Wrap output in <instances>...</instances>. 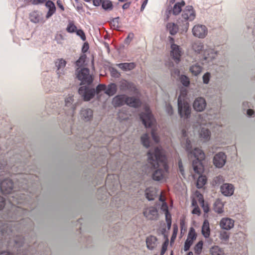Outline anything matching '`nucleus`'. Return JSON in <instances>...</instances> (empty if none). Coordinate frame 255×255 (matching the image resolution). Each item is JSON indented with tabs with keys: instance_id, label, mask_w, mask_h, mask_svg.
<instances>
[{
	"instance_id": "8",
	"label": "nucleus",
	"mask_w": 255,
	"mask_h": 255,
	"mask_svg": "<svg viewBox=\"0 0 255 255\" xmlns=\"http://www.w3.org/2000/svg\"><path fill=\"white\" fill-rule=\"evenodd\" d=\"M195 13L193 8L191 5H188L183 9L181 17L178 20L179 24H183V30L187 31L188 29V21H192L195 18Z\"/></svg>"
},
{
	"instance_id": "11",
	"label": "nucleus",
	"mask_w": 255,
	"mask_h": 255,
	"mask_svg": "<svg viewBox=\"0 0 255 255\" xmlns=\"http://www.w3.org/2000/svg\"><path fill=\"white\" fill-rule=\"evenodd\" d=\"M0 189L1 192L4 194H10L13 191H16L12 180L8 178H6L1 182Z\"/></svg>"
},
{
	"instance_id": "31",
	"label": "nucleus",
	"mask_w": 255,
	"mask_h": 255,
	"mask_svg": "<svg viewBox=\"0 0 255 255\" xmlns=\"http://www.w3.org/2000/svg\"><path fill=\"white\" fill-rule=\"evenodd\" d=\"M141 141L144 146L147 148L150 145V137L147 133H145L141 137Z\"/></svg>"
},
{
	"instance_id": "9",
	"label": "nucleus",
	"mask_w": 255,
	"mask_h": 255,
	"mask_svg": "<svg viewBox=\"0 0 255 255\" xmlns=\"http://www.w3.org/2000/svg\"><path fill=\"white\" fill-rule=\"evenodd\" d=\"M75 74L78 79L81 81V84L90 85L93 82V76L87 68H77Z\"/></svg>"
},
{
	"instance_id": "34",
	"label": "nucleus",
	"mask_w": 255,
	"mask_h": 255,
	"mask_svg": "<svg viewBox=\"0 0 255 255\" xmlns=\"http://www.w3.org/2000/svg\"><path fill=\"white\" fill-rule=\"evenodd\" d=\"M120 18L117 17L114 18L110 22L111 27L115 29H118L120 27Z\"/></svg>"
},
{
	"instance_id": "18",
	"label": "nucleus",
	"mask_w": 255,
	"mask_h": 255,
	"mask_svg": "<svg viewBox=\"0 0 255 255\" xmlns=\"http://www.w3.org/2000/svg\"><path fill=\"white\" fill-rule=\"evenodd\" d=\"M171 56L174 59L176 63L180 61V57L181 55V51L179 46L173 44L171 46Z\"/></svg>"
},
{
	"instance_id": "47",
	"label": "nucleus",
	"mask_w": 255,
	"mask_h": 255,
	"mask_svg": "<svg viewBox=\"0 0 255 255\" xmlns=\"http://www.w3.org/2000/svg\"><path fill=\"white\" fill-rule=\"evenodd\" d=\"M5 199L0 196V207H4L5 206Z\"/></svg>"
},
{
	"instance_id": "44",
	"label": "nucleus",
	"mask_w": 255,
	"mask_h": 255,
	"mask_svg": "<svg viewBox=\"0 0 255 255\" xmlns=\"http://www.w3.org/2000/svg\"><path fill=\"white\" fill-rule=\"evenodd\" d=\"M166 111L168 114L169 115H171L173 114L172 108L170 104H166Z\"/></svg>"
},
{
	"instance_id": "5",
	"label": "nucleus",
	"mask_w": 255,
	"mask_h": 255,
	"mask_svg": "<svg viewBox=\"0 0 255 255\" xmlns=\"http://www.w3.org/2000/svg\"><path fill=\"white\" fill-rule=\"evenodd\" d=\"M187 94L186 89H182L180 91V94L178 98V113L181 118L185 119L189 117L191 110L189 104L185 100Z\"/></svg>"
},
{
	"instance_id": "54",
	"label": "nucleus",
	"mask_w": 255,
	"mask_h": 255,
	"mask_svg": "<svg viewBox=\"0 0 255 255\" xmlns=\"http://www.w3.org/2000/svg\"><path fill=\"white\" fill-rule=\"evenodd\" d=\"M130 2H126L123 5V8L124 9H127L129 7Z\"/></svg>"
},
{
	"instance_id": "21",
	"label": "nucleus",
	"mask_w": 255,
	"mask_h": 255,
	"mask_svg": "<svg viewBox=\"0 0 255 255\" xmlns=\"http://www.w3.org/2000/svg\"><path fill=\"white\" fill-rule=\"evenodd\" d=\"M29 19L33 23L43 22L42 13L38 11H34L29 14Z\"/></svg>"
},
{
	"instance_id": "38",
	"label": "nucleus",
	"mask_w": 255,
	"mask_h": 255,
	"mask_svg": "<svg viewBox=\"0 0 255 255\" xmlns=\"http://www.w3.org/2000/svg\"><path fill=\"white\" fill-rule=\"evenodd\" d=\"M67 30L68 32L72 33L76 31L77 29L76 26L73 23H70L67 27Z\"/></svg>"
},
{
	"instance_id": "57",
	"label": "nucleus",
	"mask_w": 255,
	"mask_h": 255,
	"mask_svg": "<svg viewBox=\"0 0 255 255\" xmlns=\"http://www.w3.org/2000/svg\"><path fill=\"white\" fill-rule=\"evenodd\" d=\"M4 165L1 164L0 166V170H4Z\"/></svg>"
},
{
	"instance_id": "22",
	"label": "nucleus",
	"mask_w": 255,
	"mask_h": 255,
	"mask_svg": "<svg viewBox=\"0 0 255 255\" xmlns=\"http://www.w3.org/2000/svg\"><path fill=\"white\" fill-rule=\"evenodd\" d=\"M145 195L149 201L153 200L157 196V190L153 187L147 188L145 190Z\"/></svg>"
},
{
	"instance_id": "33",
	"label": "nucleus",
	"mask_w": 255,
	"mask_h": 255,
	"mask_svg": "<svg viewBox=\"0 0 255 255\" xmlns=\"http://www.w3.org/2000/svg\"><path fill=\"white\" fill-rule=\"evenodd\" d=\"M102 5V7L105 10H111L113 8L112 3L109 0H103Z\"/></svg>"
},
{
	"instance_id": "29",
	"label": "nucleus",
	"mask_w": 255,
	"mask_h": 255,
	"mask_svg": "<svg viewBox=\"0 0 255 255\" xmlns=\"http://www.w3.org/2000/svg\"><path fill=\"white\" fill-rule=\"evenodd\" d=\"M200 137L204 139L205 141H208L210 138V131L205 128H202L200 132Z\"/></svg>"
},
{
	"instance_id": "36",
	"label": "nucleus",
	"mask_w": 255,
	"mask_h": 255,
	"mask_svg": "<svg viewBox=\"0 0 255 255\" xmlns=\"http://www.w3.org/2000/svg\"><path fill=\"white\" fill-rule=\"evenodd\" d=\"M178 170L179 174L184 178L185 177V173L184 170V167L181 159H179L178 163Z\"/></svg>"
},
{
	"instance_id": "20",
	"label": "nucleus",
	"mask_w": 255,
	"mask_h": 255,
	"mask_svg": "<svg viewBox=\"0 0 255 255\" xmlns=\"http://www.w3.org/2000/svg\"><path fill=\"white\" fill-rule=\"evenodd\" d=\"M222 193L226 196H231L234 194V187L232 184L224 183L220 187Z\"/></svg>"
},
{
	"instance_id": "26",
	"label": "nucleus",
	"mask_w": 255,
	"mask_h": 255,
	"mask_svg": "<svg viewBox=\"0 0 255 255\" xmlns=\"http://www.w3.org/2000/svg\"><path fill=\"white\" fill-rule=\"evenodd\" d=\"M117 91V86L115 83H111L106 86L105 93L111 96L116 94Z\"/></svg>"
},
{
	"instance_id": "12",
	"label": "nucleus",
	"mask_w": 255,
	"mask_h": 255,
	"mask_svg": "<svg viewBox=\"0 0 255 255\" xmlns=\"http://www.w3.org/2000/svg\"><path fill=\"white\" fill-rule=\"evenodd\" d=\"M74 98L72 96H69L65 100V106L63 110L65 114L69 116L72 117L74 115L76 109V104H73Z\"/></svg>"
},
{
	"instance_id": "41",
	"label": "nucleus",
	"mask_w": 255,
	"mask_h": 255,
	"mask_svg": "<svg viewBox=\"0 0 255 255\" xmlns=\"http://www.w3.org/2000/svg\"><path fill=\"white\" fill-rule=\"evenodd\" d=\"M76 33L78 35H79V36H80L81 38L83 40H85L86 39V36H85V33L84 32H83V30H81V29H79V30H77L76 31Z\"/></svg>"
},
{
	"instance_id": "50",
	"label": "nucleus",
	"mask_w": 255,
	"mask_h": 255,
	"mask_svg": "<svg viewBox=\"0 0 255 255\" xmlns=\"http://www.w3.org/2000/svg\"><path fill=\"white\" fill-rule=\"evenodd\" d=\"M94 5L99 6L102 3L103 0H92Z\"/></svg>"
},
{
	"instance_id": "49",
	"label": "nucleus",
	"mask_w": 255,
	"mask_h": 255,
	"mask_svg": "<svg viewBox=\"0 0 255 255\" xmlns=\"http://www.w3.org/2000/svg\"><path fill=\"white\" fill-rule=\"evenodd\" d=\"M46 0H33L32 2V4L36 5L39 3H43Z\"/></svg>"
},
{
	"instance_id": "3",
	"label": "nucleus",
	"mask_w": 255,
	"mask_h": 255,
	"mask_svg": "<svg viewBox=\"0 0 255 255\" xmlns=\"http://www.w3.org/2000/svg\"><path fill=\"white\" fill-rule=\"evenodd\" d=\"M140 118L145 127L151 128V134L154 142L158 143L159 136L157 132V127L156 121L148 107L145 106L144 107V111L140 114Z\"/></svg>"
},
{
	"instance_id": "2",
	"label": "nucleus",
	"mask_w": 255,
	"mask_h": 255,
	"mask_svg": "<svg viewBox=\"0 0 255 255\" xmlns=\"http://www.w3.org/2000/svg\"><path fill=\"white\" fill-rule=\"evenodd\" d=\"M182 139L181 143L186 149V151L195 157L192 161V167L194 172L199 175L203 173L204 167L201 162L205 158V154L203 151L199 148H195L192 150V146L191 141L186 138L187 134L186 131L183 129L182 131Z\"/></svg>"
},
{
	"instance_id": "7",
	"label": "nucleus",
	"mask_w": 255,
	"mask_h": 255,
	"mask_svg": "<svg viewBox=\"0 0 255 255\" xmlns=\"http://www.w3.org/2000/svg\"><path fill=\"white\" fill-rule=\"evenodd\" d=\"M106 86L103 84L99 85L95 90L94 88H90L86 86H81L78 90V93L85 101H89L93 98L95 94L100 95L102 91L106 92Z\"/></svg>"
},
{
	"instance_id": "35",
	"label": "nucleus",
	"mask_w": 255,
	"mask_h": 255,
	"mask_svg": "<svg viewBox=\"0 0 255 255\" xmlns=\"http://www.w3.org/2000/svg\"><path fill=\"white\" fill-rule=\"evenodd\" d=\"M86 59L85 55L81 56L79 58L76 62V66L78 67V68H83Z\"/></svg>"
},
{
	"instance_id": "59",
	"label": "nucleus",
	"mask_w": 255,
	"mask_h": 255,
	"mask_svg": "<svg viewBox=\"0 0 255 255\" xmlns=\"http://www.w3.org/2000/svg\"><path fill=\"white\" fill-rule=\"evenodd\" d=\"M108 180H109V177H108L106 181V184L108 183Z\"/></svg>"
},
{
	"instance_id": "28",
	"label": "nucleus",
	"mask_w": 255,
	"mask_h": 255,
	"mask_svg": "<svg viewBox=\"0 0 255 255\" xmlns=\"http://www.w3.org/2000/svg\"><path fill=\"white\" fill-rule=\"evenodd\" d=\"M202 70V67L198 63L193 64L190 67V71L195 76L199 74Z\"/></svg>"
},
{
	"instance_id": "40",
	"label": "nucleus",
	"mask_w": 255,
	"mask_h": 255,
	"mask_svg": "<svg viewBox=\"0 0 255 255\" xmlns=\"http://www.w3.org/2000/svg\"><path fill=\"white\" fill-rule=\"evenodd\" d=\"M223 181V178L221 176L216 177L213 180V184L217 185Z\"/></svg>"
},
{
	"instance_id": "43",
	"label": "nucleus",
	"mask_w": 255,
	"mask_h": 255,
	"mask_svg": "<svg viewBox=\"0 0 255 255\" xmlns=\"http://www.w3.org/2000/svg\"><path fill=\"white\" fill-rule=\"evenodd\" d=\"M159 194H160V196H159V199L162 202V206L161 207H165V208L168 207V206L166 204V203L165 201L164 198L163 197H162L161 195V192H159Z\"/></svg>"
},
{
	"instance_id": "32",
	"label": "nucleus",
	"mask_w": 255,
	"mask_h": 255,
	"mask_svg": "<svg viewBox=\"0 0 255 255\" xmlns=\"http://www.w3.org/2000/svg\"><path fill=\"white\" fill-rule=\"evenodd\" d=\"M206 181L207 179L205 176L202 175L199 176L197 181V187L198 188H202L206 184Z\"/></svg>"
},
{
	"instance_id": "42",
	"label": "nucleus",
	"mask_w": 255,
	"mask_h": 255,
	"mask_svg": "<svg viewBox=\"0 0 255 255\" xmlns=\"http://www.w3.org/2000/svg\"><path fill=\"white\" fill-rule=\"evenodd\" d=\"M111 74L112 76L116 78H119L121 75L120 73L118 72V71L115 68H112L111 70Z\"/></svg>"
},
{
	"instance_id": "58",
	"label": "nucleus",
	"mask_w": 255,
	"mask_h": 255,
	"mask_svg": "<svg viewBox=\"0 0 255 255\" xmlns=\"http://www.w3.org/2000/svg\"><path fill=\"white\" fill-rule=\"evenodd\" d=\"M175 0H169V2L170 3H173L175 2Z\"/></svg>"
},
{
	"instance_id": "56",
	"label": "nucleus",
	"mask_w": 255,
	"mask_h": 255,
	"mask_svg": "<svg viewBox=\"0 0 255 255\" xmlns=\"http://www.w3.org/2000/svg\"><path fill=\"white\" fill-rule=\"evenodd\" d=\"M243 106L244 107H249V103L248 102H244L243 103Z\"/></svg>"
},
{
	"instance_id": "45",
	"label": "nucleus",
	"mask_w": 255,
	"mask_h": 255,
	"mask_svg": "<svg viewBox=\"0 0 255 255\" xmlns=\"http://www.w3.org/2000/svg\"><path fill=\"white\" fill-rule=\"evenodd\" d=\"M215 205L216 206V207L220 208L223 207L224 206V204L221 201L220 199H218L216 201Z\"/></svg>"
},
{
	"instance_id": "16",
	"label": "nucleus",
	"mask_w": 255,
	"mask_h": 255,
	"mask_svg": "<svg viewBox=\"0 0 255 255\" xmlns=\"http://www.w3.org/2000/svg\"><path fill=\"white\" fill-rule=\"evenodd\" d=\"M121 91L123 92H134L135 91V87L134 84L126 80H121L119 84Z\"/></svg>"
},
{
	"instance_id": "15",
	"label": "nucleus",
	"mask_w": 255,
	"mask_h": 255,
	"mask_svg": "<svg viewBox=\"0 0 255 255\" xmlns=\"http://www.w3.org/2000/svg\"><path fill=\"white\" fill-rule=\"evenodd\" d=\"M192 205L193 207H208L205 206L203 196L198 191L195 192L193 195Z\"/></svg>"
},
{
	"instance_id": "39",
	"label": "nucleus",
	"mask_w": 255,
	"mask_h": 255,
	"mask_svg": "<svg viewBox=\"0 0 255 255\" xmlns=\"http://www.w3.org/2000/svg\"><path fill=\"white\" fill-rule=\"evenodd\" d=\"M211 77L210 73L209 72L206 73L203 76V81L204 84H208Z\"/></svg>"
},
{
	"instance_id": "19",
	"label": "nucleus",
	"mask_w": 255,
	"mask_h": 255,
	"mask_svg": "<svg viewBox=\"0 0 255 255\" xmlns=\"http://www.w3.org/2000/svg\"><path fill=\"white\" fill-rule=\"evenodd\" d=\"M193 106L195 110L198 112H202L205 109L206 106V102L203 98L198 97L195 100Z\"/></svg>"
},
{
	"instance_id": "46",
	"label": "nucleus",
	"mask_w": 255,
	"mask_h": 255,
	"mask_svg": "<svg viewBox=\"0 0 255 255\" xmlns=\"http://www.w3.org/2000/svg\"><path fill=\"white\" fill-rule=\"evenodd\" d=\"M133 37V33H129L128 37L126 38V39L125 40V42H126V43H129L131 41V40L132 39Z\"/></svg>"
},
{
	"instance_id": "17",
	"label": "nucleus",
	"mask_w": 255,
	"mask_h": 255,
	"mask_svg": "<svg viewBox=\"0 0 255 255\" xmlns=\"http://www.w3.org/2000/svg\"><path fill=\"white\" fill-rule=\"evenodd\" d=\"M226 161V155L222 152L217 153L214 157L213 162L215 166L218 168L222 167Z\"/></svg>"
},
{
	"instance_id": "51",
	"label": "nucleus",
	"mask_w": 255,
	"mask_h": 255,
	"mask_svg": "<svg viewBox=\"0 0 255 255\" xmlns=\"http://www.w3.org/2000/svg\"><path fill=\"white\" fill-rule=\"evenodd\" d=\"M57 4L58 7H59L62 10H64V7L62 5V2L60 0H57Z\"/></svg>"
},
{
	"instance_id": "4",
	"label": "nucleus",
	"mask_w": 255,
	"mask_h": 255,
	"mask_svg": "<svg viewBox=\"0 0 255 255\" xmlns=\"http://www.w3.org/2000/svg\"><path fill=\"white\" fill-rule=\"evenodd\" d=\"M192 49L198 54L203 51L202 58L203 64L212 62L218 54V51L208 45L205 46L200 41H197L193 43Z\"/></svg>"
},
{
	"instance_id": "6",
	"label": "nucleus",
	"mask_w": 255,
	"mask_h": 255,
	"mask_svg": "<svg viewBox=\"0 0 255 255\" xmlns=\"http://www.w3.org/2000/svg\"><path fill=\"white\" fill-rule=\"evenodd\" d=\"M112 103L115 107H121L126 104L130 107H138L141 104L138 99L128 97L125 95L116 96L113 98Z\"/></svg>"
},
{
	"instance_id": "1",
	"label": "nucleus",
	"mask_w": 255,
	"mask_h": 255,
	"mask_svg": "<svg viewBox=\"0 0 255 255\" xmlns=\"http://www.w3.org/2000/svg\"><path fill=\"white\" fill-rule=\"evenodd\" d=\"M147 167L152 171V178L155 181L164 180L168 173L167 158L161 147L150 149L147 152Z\"/></svg>"
},
{
	"instance_id": "53",
	"label": "nucleus",
	"mask_w": 255,
	"mask_h": 255,
	"mask_svg": "<svg viewBox=\"0 0 255 255\" xmlns=\"http://www.w3.org/2000/svg\"><path fill=\"white\" fill-rule=\"evenodd\" d=\"M254 111L253 110L249 109L247 110V115L249 117L253 116L254 115Z\"/></svg>"
},
{
	"instance_id": "30",
	"label": "nucleus",
	"mask_w": 255,
	"mask_h": 255,
	"mask_svg": "<svg viewBox=\"0 0 255 255\" xmlns=\"http://www.w3.org/2000/svg\"><path fill=\"white\" fill-rule=\"evenodd\" d=\"M166 27L167 30L171 35L175 34L178 30V26L174 23H168Z\"/></svg>"
},
{
	"instance_id": "55",
	"label": "nucleus",
	"mask_w": 255,
	"mask_h": 255,
	"mask_svg": "<svg viewBox=\"0 0 255 255\" xmlns=\"http://www.w3.org/2000/svg\"><path fill=\"white\" fill-rule=\"evenodd\" d=\"M179 71L178 69H175L174 72H172L171 74L173 75V74L176 75L178 76H179Z\"/></svg>"
},
{
	"instance_id": "48",
	"label": "nucleus",
	"mask_w": 255,
	"mask_h": 255,
	"mask_svg": "<svg viewBox=\"0 0 255 255\" xmlns=\"http://www.w3.org/2000/svg\"><path fill=\"white\" fill-rule=\"evenodd\" d=\"M89 49V45L87 43H85L82 48V51L83 52H86Z\"/></svg>"
},
{
	"instance_id": "24",
	"label": "nucleus",
	"mask_w": 255,
	"mask_h": 255,
	"mask_svg": "<svg viewBox=\"0 0 255 255\" xmlns=\"http://www.w3.org/2000/svg\"><path fill=\"white\" fill-rule=\"evenodd\" d=\"M45 6L49 9L46 15V18L48 19L55 13L56 11V7L53 2L51 0H48L46 1Z\"/></svg>"
},
{
	"instance_id": "10",
	"label": "nucleus",
	"mask_w": 255,
	"mask_h": 255,
	"mask_svg": "<svg viewBox=\"0 0 255 255\" xmlns=\"http://www.w3.org/2000/svg\"><path fill=\"white\" fill-rule=\"evenodd\" d=\"M20 178L23 179L24 180L23 181L20 182L19 181V190H24V193H21L23 197L22 198L24 200H28V197L27 196H29L30 198H32V197L34 195V193L32 192L31 189L29 188L28 185H27L28 183L27 179L32 178L33 176H29L27 175H20Z\"/></svg>"
},
{
	"instance_id": "23",
	"label": "nucleus",
	"mask_w": 255,
	"mask_h": 255,
	"mask_svg": "<svg viewBox=\"0 0 255 255\" xmlns=\"http://www.w3.org/2000/svg\"><path fill=\"white\" fill-rule=\"evenodd\" d=\"M80 115L82 118L88 121L91 120L93 117V111L90 109L83 108L81 111Z\"/></svg>"
},
{
	"instance_id": "14",
	"label": "nucleus",
	"mask_w": 255,
	"mask_h": 255,
	"mask_svg": "<svg viewBox=\"0 0 255 255\" xmlns=\"http://www.w3.org/2000/svg\"><path fill=\"white\" fill-rule=\"evenodd\" d=\"M207 28L204 25L197 24L192 28L193 35L199 38H204L207 34Z\"/></svg>"
},
{
	"instance_id": "25",
	"label": "nucleus",
	"mask_w": 255,
	"mask_h": 255,
	"mask_svg": "<svg viewBox=\"0 0 255 255\" xmlns=\"http://www.w3.org/2000/svg\"><path fill=\"white\" fill-rule=\"evenodd\" d=\"M185 2L184 1L176 3L173 8L169 10V13H172L174 15L178 14L182 10V7L184 6Z\"/></svg>"
},
{
	"instance_id": "52",
	"label": "nucleus",
	"mask_w": 255,
	"mask_h": 255,
	"mask_svg": "<svg viewBox=\"0 0 255 255\" xmlns=\"http://www.w3.org/2000/svg\"><path fill=\"white\" fill-rule=\"evenodd\" d=\"M147 1H148V0H144L143 1V2H142V4L141 5V9H140L141 11H142L144 9L147 3Z\"/></svg>"
},
{
	"instance_id": "37",
	"label": "nucleus",
	"mask_w": 255,
	"mask_h": 255,
	"mask_svg": "<svg viewBox=\"0 0 255 255\" xmlns=\"http://www.w3.org/2000/svg\"><path fill=\"white\" fill-rule=\"evenodd\" d=\"M180 82L185 87H187L190 83V81L188 77L185 75H181L179 77Z\"/></svg>"
},
{
	"instance_id": "27",
	"label": "nucleus",
	"mask_w": 255,
	"mask_h": 255,
	"mask_svg": "<svg viewBox=\"0 0 255 255\" xmlns=\"http://www.w3.org/2000/svg\"><path fill=\"white\" fill-rule=\"evenodd\" d=\"M117 66L125 71L131 70L135 67V64L134 63H120L117 64Z\"/></svg>"
},
{
	"instance_id": "13",
	"label": "nucleus",
	"mask_w": 255,
	"mask_h": 255,
	"mask_svg": "<svg viewBox=\"0 0 255 255\" xmlns=\"http://www.w3.org/2000/svg\"><path fill=\"white\" fill-rule=\"evenodd\" d=\"M66 61L63 59H58L55 62L56 72L58 78H62L64 75L67 74L68 68L66 67Z\"/></svg>"
}]
</instances>
